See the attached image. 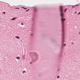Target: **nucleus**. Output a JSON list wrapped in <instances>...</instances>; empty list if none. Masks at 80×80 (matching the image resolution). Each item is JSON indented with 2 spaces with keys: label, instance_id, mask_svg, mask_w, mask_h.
Returning <instances> with one entry per match:
<instances>
[{
  "label": "nucleus",
  "instance_id": "nucleus-2",
  "mask_svg": "<svg viewBox=\"0 0 80 80\" xmlns=\"http://www.w3.org/2000/svg\"><path fill=\"white\" fill-rule=\"evenodd\" d=\"M15 37L16 38H17V39H20V37H19L18 36H15Z\"/></svg>",
  "mask_w": 80,
  "mask_h": 80
},
{
  "label": "nucleus",
  "instance_id": "nucleus-9",
  "mask_svg": "<svg viewBox=\"0 0 80 80\" xmlns=\"http://www.w3.org/2000/svg\"><path fill=\"white\" fill-rule=\"evenodd\" d=\"M33 34H31V36H33Z\"/></svg>",
  "mask_w": 80,
  "mask_h": 80
},
{
  "label": "nucleus",
  "instance_id": "nucleus-8",
  "mask_svg": "<svg viewBox=\"0 0 80 80\" xmlns=\"http://www.w3.org/2000/svg\"><path fill=\"white\" fill-rule=\"evenodd\" d=\"M22 8H24V9H25V10H26V9H27V8H25L24 7H22Z\"/></svg>",
  "mask_w": 80,
  "mask_h": 80
},
{
  "label": "nucleus",
  "instance_id": "nucleus-18",
  "mask_svg": "<svg viewBox=\"0 0 80 80\" xmlns=\"http://www.w3.org/2000/svg\"><path fill=\"white\" fill-rule=\"evenodd\" d=\"M30 64H31V63H32V62H30Z\"/></svg>",
  "mask_w": 80,
  "mask_h": 80
},
{
  "label": "nucleus",
  "instance_id": "nucleus-15",
  "mask_svg": "<svg viewBox=\"0 0 80 80\" xmlns=\"http://www.w3.org/2000/svg\"><path fill=\"white\" fill-rule=\"evenodd\" d=\"M78 4H77V5H75V6H78Z\"/></svg>",
  "mask_w": 80,
  "mask_h": 80
},
{
  "label": "nucleus",
  "instance_id": "nucleus-16",
  "mask_svg": "<svg viewBox=\"0 0 80 80\" xmlns=\"http://www.w3.org/2000/svg\"><path fill=\"white\" fill-rule=\"evenodd\" d=\"M16 9H19V8H16Z\"/></svg>",
  "mask_w": 80,
  "mask_h": 80
},
{
  "label": "nucleus",
  "instance_id": "nucleus-7",
  "mask_svg": "<svg viewBox=\"0 0 80 80\" xmlns=\"http://www.w3.org/2000/svg\"><path fill=\"white\" fill-rule=\"evenodd\" d=\"M72 8H74V7H75V6H72Z\"/></svg>",
  "mask_w": 80,
  "mask_h": 80
},
{
  "label": "nucleus",
  "instance_id": "nucleus-12",
  "mask_svg": "<svg viewBox=\"0 0 80 80\" xmlns=\"http://www.w3.org/2000/svg\"><path fill=\"white\" fill-rule=\"evenodd\" d=\"M78 15H80V12L78 14H77Z\"/></svg>",
  "mask_w": 80,
  "mask_h": 80
},
{
  "label": "nucleus",
  "instance_id": "nucleus-1",
  "mask_svg": "<svg viewBox=\"0 0 80 80\" xmlns=\"http://www.w3.org/2000/svg\"><path fill=\"white\" fill-rule=\"evenodd\" d=\"M61 20L62 24V48H63V47H65L66 46V44H64L63 43L65 42V34L64 33V21H65L66 19L63 18V14H61Z\"/></svg>",
  "mask_w": 80,
  "mask_h": 80
},
{
  "label": "nucleus",
  "instance_id": "nucleus-5",
  "mask_svg": "<svg viewBox=\"0 0 80 80\" xmlns=\"http://www.w3.org/2000/svg\"><path fill=\"white\" fill-rule=\"evenodd\" d=\"M17 59H18V60H20V58L19 57H18L16 58Z\"/></svg>",
  "mask_w": 80,
  "mask_h": 80
},
{
  "label": "nucleus",
  "instance_id": "nucleus-14",
  "mask_svg": "<svg viewBox=\"0 0 80 80\" xmlns=\"http://www.w3.org/2000/svg\"><path fill=\"white\" fill-rule=\"evenodd\" d=\"M28 10H29V9H28V10H26V12H28Z\"/></svg>",
  "mask_w": 80,
  "mask_h": 80
},
{
  "label": "nucleus",
  "instance_id": "nucleus-4",
  "mask_svg": "<svg viewBox=\"0 0 80 80\" xmlns=\"http://www.w3.org/2000/svg\"><path fill=\"white\" fill-rule=\"evenodd\" d=\"M67 10V8H66L64 10V12H65V13H66V11Z\"/></svg>",
  "mask_w": 80,
  "mask_h": 80
},
{
  "label": "nucleus",
  "instance_id": "nucleus-10",
  "mask_svg": "<svg viewBox=\"0 0 80 80\" xmlns=\"http://www.w3.org/2000/svg\"><path fill=\"white\" fill-rule=\"evenodd\" d=\"M60 78V76H58L57 77V78Z\"/></svg>",
  "mask_w": 80,
  "mask_h": 80
},
{
  "label": "nucleus",
  "instance_id": "nucleus-17",
  "mask_svg": "<svg viewBox=\"0 0 80 80\" xmlns=\"http://www.w3.org/2000/svg\"><path fill=\"white\" fill-rule=\"evenodd\" d=\"M75 13H77V12H75Z\"/></svg>",
  "mask_w": 80,
  "mask_h": 80
},
{
  "label": "nucleus",
  "instance_id": "nucleus-19",
  "mask_svg": "<svg viewBox=\"0 0 80 80\" xmlns=\"http://www.w3.org/2000/svg\"><path fill=\"white\" fill-rule=\"evenodd\" d=\"M58 71L59 70V69H58Z\"/></svg>",
  "mask_w": 80,
  "mask_h": 80
},
{
  "label": "nucleus",
  "instance_id": "nucleus-11",
  "mask_svg": "<svg viewBox=\"0 0 80 80\" xmlns=\"http://www.w3.org/2000/svg\"><path fill=\"white\" fill-rule=\"evenodd\" d=\"M21 25H23V23L22 22V23H21Z\"/></svg>",
  "mask_w": 80,
  "mask_h": 80
},
{
  "label": "nucleus",
  "instance_id": "nucleus-13",
  "mask_svg": "<svg viewBox=\"0 0 80 80\" xmlns=\"http://www.w3.org/2000/svg\"><path fill=\"white\" fill-rule=\"evenodd\" d=\"M3 14H5V12H3Z\"/></svg>",
  "mask_w": 80,
  "mask_h": 80
},
{
  "label": "nucleus",
  "instance_id": "nucleus-6",
  "mask_svg": "<svg viewBox=\"0 0 80 80\" xmlns=\"http://www.w3.org/2000/svg\"><path fill=\"white\" fill-rule=\"evenodd\" d=\"M26 71H24L22 72L23 73H26Z\"/></svg>",
  "mask_w": 80,
  "mask_h": 80
},
{
  "label": "nucleus",
  "instance_id": "nucleus-3",
  "mask_svg": "<svg viewBox=\"0 0 80 80\" xmlns=\"http://www.w3.org/2000/svg\"><path fill=\"white\" fill-rule=\"evenodd\" d=\"M16 19V18H11V20H15Z\"/></svg>",
  "mask_w": 80,
  "mask_h": 80
}]
</instances>
